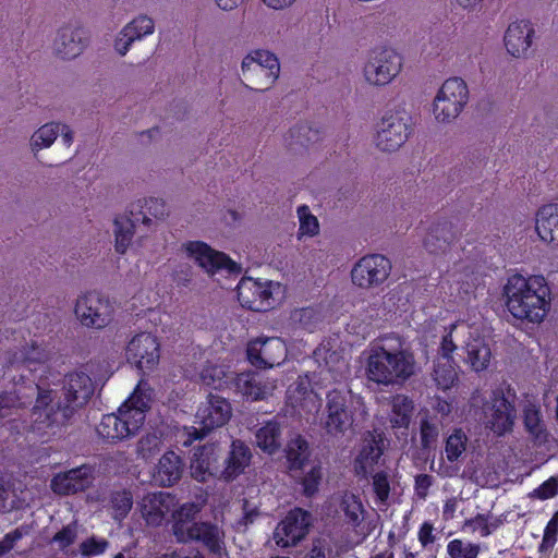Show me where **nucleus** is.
Listing matches in <instances>:
<instances>
[{"label":"nucleus","mask_w":558,"mask_h":558,"mask_svg":"<svg viewBox=\"0 0 558 558\" xmlns=\"http://www.w3.org/2000/svg\"><path fill=\"white\" fill-rule=\"evenodd\" d=\"M506 306L517 319L541 324L551 307V290L544 276L514 274L504 287Z\"/></svg>","instance_id":"obj_1"},{"label":"nucleus","mask_w":558,"mask_h":558,"mask_svg":"<svg viewBox=\"0 0 558 558\" xmlns=\"http://www.w3.org/2000/svg\"><path fill=\"white\" fill-rule=\"evenodd\" d=\"M151 400L153 389L146 380L141 379L117 413L104 415L97 426V434L112 442L132 437L143 426Z\"/></svg>","instance_id":"obj_2"},{"label":"nucleus","mask_w":558,"mask_h":558,"mask_svg":"<svg viewBox=\"0 0 558 558\" xmlns=\"http://www.w3.org/2000/svg\"><path fill=\"white\" fill-rule=\"evenodd\" d=\"M366 353V378L377 385H400L414 375L415 359L407 349H395L378 340L369 344Z\"/></svg>","instance_id":"obj_3"},{"label":"nucleus","mask_w":558,"mask_h":558,"mask_svg":"<svg viewBox=\"0 0 558 558\" xmlns=\"http://www.w3.org/2000/svg\"><path fill=\"white\" fill-rule=\"evenodd\" d=\"M94 393L92 378L82 371L70 373L63 381V401L52 402L49 414L38 412L41 428H53L54 435L68 426L75 413L83 408Z\"/></svg>","instance_id":"obj_4"},{"label":"nucleus","mask_w":558,"mask_h":558,"mask_svg":"<svg viewBox=\"0 0 558 558\" xmlns=\"http://www.w3.org/2000/svg\"><path fill=\"white\" fill-rule=\"evenodd\" d=\"M414 131L411 112L404 105L387 108L376 124L374 144L383 153L399 150Z\"/></svg>","instance_id":"obj_5"},{"label":"nucleus","mask_w":558,"mask_h":558,"mask_svg":"<svg viewBox=\"0 0 558 558\" xmlns=\"http://www.w3.org/2000/svg\"><path fill=\"white\" fill-rule=\"evenodd\" d=\"M470 407L474 411L481 410L478 420L494 435L504 436L512 430L517 411L501 390H494L488 399L478 390L474 391L470 398Z\"/></svg>","instance_id":"obj_6"},{"label":"nucleus","mask_w":558,"mask_h":558,"mask_svg":"<svg viewBox=\"0 0 558 558\" xmlns=\"http://www.w3.org/2000/svg\"><path fill=\"white\" fill-rule=\"evenodd\" d=\"M19 408H24L33 403L31 410L29 429L38 436L54 435L53 428H41L43 424H38V412L49 414L52 410V402L57 399V391L46 388L40 381L29 380L22 372L20 378L15 381V390L12 392Z\"/></svg>","instance_id":"obj_7"},{"label":"nucleus","mask_w":558,"mask_h":558,"mask_svg":"<svg viewBox=\"0 0 558 558\" xmlns=\"http://www.w3.org/2000/svg\"><path fill=\"white\" fill-rule=\"evenodd\" d=\"M241 75L246 88L257 93L267 92L279 78V59L266 49L252 50L242 59Z\"/></svg>","instance_id":"obj_8"},{"label":"nucleus","mask_w":558,"mask_h":558,"mask_svg":"<svg viewBox=\"0 0 558 558\" xmlns=\"http://www.w3.org/2000/svg\"><path fill=\"white\" fill-rule=\"evenodd\" d=\"M403 58L390 47H375L367 51L362 74L364 81L373 87L389 85L401 73Z\"/></svg>","instance_id":"obj_9"},{"label":"nucleus","mask_w":558,"mask_h":558,"mask_svg":"<svg viewBox=\"0 0 558 558\" xmlns=\"http://www.w3.org/2000/svg\"><path fill=\"white\" fill-rule=\"evenodd\" d=\"M73 312L83 327L101 330L113 323L116 305L109 296L88 291L76 298Z\"/></svg>","instance_id":"obj_10"},{"label":"nucleus","mask_w":558,"mask_h":558,"mask_svg":"<svg viewBox=\"0 0 558 558\" xmlns=\"http://www.w3.org/2000/svg\"><path fill=\"white\" fill-rule=\"evenodd\" d=\"M469 87L461 77L447 78L438 89L433 101V114L439 123L454 121L469 102Z\"/></svg>","instance_id":"obj_11"},{"label":"nucleus","mask_w":558,"mask_h":558,"mask_svg":"<svg viewBox=\"0 0 558 558\" xmlns=\"http://www.w3.org/2000/svg\"><path fill=\"white\" fill-rule=\"evenodd\" d=\"M232 409L227 399L209 395L208 399L201 404L196 412V421L199 427L185 428L186 439L182 440L183 446H190L193 440L203 438L208 432L223 426L231 417Z\"/></svg>","instance_id":"obj_12"},{"label":"nucleus","mask_w":558,"mask_h":558,"mask_svg":"<svg viewBox=\"0 0 558 558\" xmlns=\"http://www.w3.org/2000/svg\"><path fill=\"white\" fill-rule=\"evenodd\" d=\"M391 262L381 254H369L361 257L351 269V281L354 286L369 290L381 286L391 272Z\"/></svg>","instance_id":"obj_13"},{"label":"nucleus","mask_w":558,"mask_h":558,"mask_svg":"<svg viewBox=\"0 0 558 558\" xmlns=\"http://www.w3.org/2000/svg\"><path fill=\"white\" fill-rule=\"evenodd\" d=\"M280 284L272 281H259L250 277L242 278L236 286L238 300L243 307L255 312H266L275 305L274 293Z\"/></svg>","instance_id":"obj_14"},{"label":"nucleus","mask_w":558,"mask_h":558,"mask_svg":"<svg viewBox=\"0 0 558 558\" xmlns=\"http://www.w3.org/2000/svg\"><path fill=\"white\" fill-rule=\"evenodd\" d=\"M88 44L87 29L77 23H68L57 29L51 49L56 58L70 61L80 57Z\"/></svg>","instance_id":"obj_15"},{"label":"nucleus","mask_w":558,"mask_h":558,"mask_svg":"<svg viewBox=\"0 0 558 558\" xmlns=\"http://www.w3.org/2000/svg\"><path fill=\"white\" fill-rule=\"evenodd\" d=\"M182 250L189 258L194 259L207 274L214 275L221 270L229 274L240 271V267L225 253L213 250L205 242L189 241L182 244Z\"/></svg>","instance_id":"obj_16"},{"label":"nucleus","mask_w":558,"mask_h":558,"mask_svg":"<svg viewBox=\"0 0 558 558\" xmlns=\"http://www.w3.org/2000/svg\"><path fill=\"white\" fill-rule=\"evenodd\" d=\"M125 356L142 372H151L160 361V343L150 332L137 333L128 342Z\"/></svg>","instance_id":"obj_17"},{"label":"nucleus","mask_w":558,"mask_h":558,"mask_svg":"<svg viewBox=\"0 0 558 558\" xmlns=\"http://www.w3.org/2000/svg\"><path fill=\"white\" fill-rule=\"evenodd\" d=\"M349 392L333 389L326 397V417L324 427L330 435L343 434L353 424Z\"/></svg>","instance_id":"obj_18"},{"label":"nucleus","mask_w":558,"mask_h":558,"mask_svg":"<svg viewBox=\"0 0 558 558\" xmlns=\"http://www.w3.org/2000/svg\"><path fill=\"white\" fill-rule=\"evenodd\" d=\"M311 514L300 508L291 510L274 531V541L281 548L295 546L308 533Z\"/></svg>","instance_id":"obj_19"},{"label":"nucleus","mask_w":558,"mask_h":558,"mask_svg":"<svg viewBox=\"0 0 558 558\" xmlns=\"http://www.w3.org/2000/svg\"><path fill=\"white\" fill-rule=\"evenodd\" d=\"M286 343L278 337L257 338L247 344V359L256 367H274L287 357Z\"/></svg>","instance_id":"obj_20"},{"label":"nucleus","mask_w":558,"mask_h":558,"mask_svg":"<svg viewBox=\"0 0 558 558\" xmlns=\"http://www.w3.org/2000/svg\"><path fill=\"white\" fill-rule=\"evenodd\" d=\"M179 543L199 542L211 554L222 556L225 553V532L210 522H193L190 530L179 526Z\"/></svg>","instance_id":"obj_21"},{"label":"nucleus","mask_w":558,"mask_h":558,"mask_svg":"<svg viewBox=\"0 0 558 558\" xmlns=\"http://www.w3.org/2000/svg\"><path fill=\"white\" fill-rule=\"evenodd\" d=\"M174 506V496L166 492L148 493L138 502L142 518L151 526H160Z\"/></svg>","instance_id":"obj_22"},{"label":"nucleus","mask_w":558,"mask_h":558,"mask_svg":"<svg viewBox=\"0 0 558 558\" xmlns=\"http://www.w3.org/2000/svg\"><path fill=\"white\" fill-rule=\"evenodd\" d=\"M535 31L530 21L512 22L504 37L507 51L514 58L526 57L533 41Z\"/></svg>","instance_id":"obj_23"},{"label":"nucleus","mask_w":558,"mask_h":558,"mask_svg":"<svg viewBox=\"0 0 558 558\" xmlns=\"http://www.w3.org/2000/svg\"><path fill=\"white\" fill-rule=\"evenodd\" d=\"M93 483V469L81 465L64 473L57 474L51 480V488L59 495H71L83 492Z\"/></svg>","instance_id":"obj_24"},{"label":"nucleus","mask_w":558,"mask_h":558,"mask_svg":"<svg viewBox=\"0 0 558 558\" xmlns=\"http://www.w3.org/2000/svg\"><path fill=\"white\" fill-rule=\"evenodd\" d=\"M330 508L339 520L353 527L359 526L364 520L365 509L361 498L351 492L332 496Z\"/></svg>","instance_id":"obj_25"},{"label":"nucleus","mask_w":558,"mask_h":558,"mask_svg":"<svg viewBox=\"0 0 558 558\" xmlns=\"http://www.w3.org/2000/svg\"><path fill=\"white\" fill-rule=\"evenodd\" d=\"M235 388L246 399L264 400L277 388V381L252 373H242L235 377Z\"/></svg>","instance_id":"obj_26"},{"label":"nucleus","mask_w":558,"mask_h":558,"mask_svg":"<svg viewBox=\"0 0 558 558\" xmlns=\"http://www.w3.org/2000/svg\"><path fill=\"white\" fill-rule=\"evenodd\" d=\"M314 356L322 368L320 374L329 373L333 381H340L349 373L348 361L339 351L332 350L330 342L322 343L314 351Z\"/></svg>","instance_id":"obj_27"},{"label":"nucleus","mask_w":558,"mask_h":558,"mask_svg":"<svg viewBox=\"0 0 558 558\" xmlns=\"http://www.w3.org/2000/svg\"><path fill=\"white\" fill-rule=\"evenodd\" d=\"M218 447L208 444L197 449L191 461V475L198 482H206L218 472Z\"/></svg>","instance_id":"obj_28"},{"label":"nucleus","mask_w":558,"mask_h":558,"mask_svg":"<svg viewBox=\"0 0 558 558\" xmlns=\"http://www.w3.org/2000/svg\"><path fill=\"white\" fill-rule=\"evenodd\" d=\"M535 231L543 242L558 246V203L545 204L537 209Z\"/></svg>","instance_id":"obj_29"},{"label":"nucleus","mask_w":558,"mask_h":558,"mask_svg":"<svg viewBox=\"0 0 558 558\" xmlns=\"http://www.w3.org/2000/svg\"><path fill=\"white\" fill-rule=\"evenodd\" d=\"M50 356L51 353L45 345L32 341L14 351L10 363L16 365L23 373L24 371L33 372L37 365H45L50 360Z\"/></svg>","instance_id":"obj_30"},{"label":"nucleus","mask_w":558,"mask_h":558,"mask_svg":"<svg viewBox=\"0 0 558 558\" xmlns=\"http://www.w3.org/2000/svg\"><path fill=\"white\" fill-rule=\"evenodd\" d=\"M184 472V462L174 451H167L159 459L154 473L155 482L163 487L174 485Z\"/></svg>","instance_id":"obj_31"},{"label":"nucleus","mask_w":558,"mask_h":558,"mask_svg":"<svg viewBox=\"0 0 558 558\" xmlns=\"http://www.w3.org/2000/svg\"><path fill=\"white\" fill-rule=\"evenodd\" d=\"M288 400L290 404L299 411L305 413H317L322 407L319 396L310 388L307 381L301 380L290 386L288 389Z\"/></svg>","instance_id":"obj_32"},{"label":"nucleus","mask_w":558,"mask_h":558,"mask_svg":"<svg viewBox=\"0 0 558 558\" xmlns=\"http://www.w3.org/2000/svg\"><path fill=\"white\" fill-rule=\"evenodd\" d=\"M140 217L132 216L130 208L122 215H118L113 220L114 250L118 254L123 255L128 252L132 244L136 222Z\"/></svg>","instance_id":"obj_33"},{"label":"nucleus","mask_w":558,"mask_h":558,"mask_svg":"<svg viewBox=\"0 0 558 558\" xmlns=\"http://www.w3.org/2000/svg\"><path fill=\"white\" fill-rule=\"evenodd\" d=\"M453 241L451 226L448 222L432 225L424 236L423 245L433 255L446 254Z\"/></svg>","instance_id":"obj_34"},{"label":"nucleus","mask_w":558,"mask_h":558,"mask_svg":"<svg viewBox=\"0 0 558 558\" xmlns=\"http://www.w3.org/2000/svg\"><path fill=\"white\" fill-rule=\"evenodd\" d=\"M130 214L140 217V221L150 227L153 218L162 220L168 216L166 204L162 199L150 197L138 199L130 205Z\"/></svg>","instance_id":"obj_35"},{"label":"nucleus","mask_w":558,"mask_h":558,"mask_svg":"<svg viewBox=\"0 0 558 558\" xmlns=\"http://www.w3.org/2000/svg\"><path fill=\"white\" fill-rule=\"evenodd\" d=\"M251 457L250 448L243 441L233 440L222 476L228 481L236 477L250 464Z\"/></svg>","instance_id":"obj_36"},{"label":"nucleus","mask_w":558,"mask_h":558,"mask_svg":"<svg viewBox=\"0 0 558 558\" xmlns=\"http://www.w3.org/2000/svg\"><path fill=\"white\" fill-rule=\"evenodd\" d=\"M432 378L437 388L442 391L452 388L459 380L453 359H436L434 361Z\"/></svg>","instance_id":"obj_37"},{"label":"nucleus","mask_w":558,"mask_h":558,"mask_svg":"<svg viewBox=\"0 0 558 558\" xmlns=\"http://www.w3.org/2000/svg\"><path fill=\"white\" fill-rule=\"evenodd\" d=\"M414 412L412 399L404 395H397L391 399L389 422L393 428H408Z\"/></svg>","instance_id":"obj_38"},{"label":"nucleus","mask_w":558,"mask_h":558,"mask_svg":"<svg viewBox=\"0 0 558 558\" xmlns=\"http://www.w3.org/2000/svg\"><path fill=\"white\" fill-rule=\"evenodd\" d=\"M255 441L258 448L268 453L276 452L281 446V428L278 422L268 421L257 429Z\"/></svg>","instance_id":"obj_39"},{"label":"nucleus","mask_w":558,"mask_h":558,"mask_svg":"<svg viewBox=\"0 0 558 558\" xmlns=\"http://www.w3.org/2000/svg\"><path fill=\"white\" fill-rule=\"evenodd\" d=\"M524 426L536 445L548 441V432L543 423L539 408L530 404L524 409Z\"/></svg>","instance_id":"obj_40"},{"label":"nucleus","mask_w":558,"mask_h":558,"mask_svg":"<svg viewBox=\"0 0 558 558\" xmlns=\"http://www.w3.org/2000/svg\"><path fill=\"white\" fill-rule=\"evenodd\" d=\"M465 350V363H468L474 372H482L488 367L492 353L489 347L483 339L476 338L468 342Z\"/></svg>","instance_id":"obj_41"},{"label":"nucleus","mask_w":558,"mask_h":558,"mask_svg":"<svg viewBox=\"0 0 558 558\" xmlns=\"http://www.w3.org/2000/svg\"><path fill=\"white\" fill-rule=\"evenodd\" d=\"M381 453V449L374 439L366 440L354 462L356 474L366 476L378 462Z\"/></svg>","instance_id":"obj_42"},{"label":"nucleus","mask_w":558,"mask_h":558,"mask_svg":"<svg viewBox=\"0 0 558 558\" xmlns=\"http://www.w3.org/2000/svg\"><path fill=\"white\" fill-rule=\"evenodd\" d=\"M59 122H49L37 129L29 138V147L33 154L47 149L58 138Z\"/></svg>","instance_id":"obj_43"},{"label":"nucleus","mask_w":558,"mask_h":558,"mask_svg":"<svg viewBox=\"0 0 558 558\" xmlns=\"http://www.w3.org/2000/svg\"><path fill=\"white\" fill-rule=\"evenodd\" d=\"M123 27L136 41H141L155 33L156 23L148 14L141 13L135 15Z\"/></svg>","instance_id":"obj_44"},{"label":"nucleus","mask_w":558,"mask_h":558,"mask_svg":"<svg viewBox=\"0 0 558 558\" xmlns=\"http://www.w3.org/2000/svg\"><path fill=\"white\" fill-rule=\"evenodd\" d=\"M162 446L161 434L147 433L136 442V456L144 461H150L161 451Z\"/></svg>","instance_id":"obj_45"},{"label":"nucleus","mask_w":558,"mask_h":558,"mask_svg":"<svg viewBox=\"0 0 558 558\" xmlns=\"http://www.w3.org/2000/svg\"><path fill=\"white\" fill-rule=\"evenodd\" d=\"M500 518L493 517L490 513H478L475 517L464 521V527H469L472 532L480 531L481 536L487 537L494 531L502 525Z\"/></svg>","instance_id":"obj_46"},{"label":"nucleus","mask_w":558,"mask_h":558,"mask_svg":"<svg viewBox=\"0 0 558 558\" xmlns=\"http://www.w3.org/2000/svg\"><path fill=\"white\" fill-rule=\"evenodd\" d=\"M201 504L186 502L183 504L177 511L173 512L174 522L172 525V531L177 541H179V526L185 531L190 530L192 525L191 521L195 519V517L201 512Z\"/></svg>","instance_id":"obj_47"},{"label":"nucleus","mask_w":558,"mask_h":558,"mask_svg":"<svg viewBox=\"0 0 558 558\" xmlns=\"http://www.w3.org/2000/svg\"><path fill=\"white\" fill-rule=\"evenodd\" d=\"M468 436L461 428H456L447 437L445 444V454L449 462H457L465 452Z\"/></svg>","instance_id":"obj_48"},{"label":"nucleus","mask_w":558,"mask_h":558,"mask_svg":"<svg viewBox=\"0 0 558 558\" xmlns=\"http://www.w3.org/2000/svg\"><path fill=\"white\" fill-rule=\"evenodd\" d=\"M286 452L290 469H301L310 456L308 444L298 436L289 441Z\"/></svg>","instance_id":"obj_49"},{"label":"nucleus","mask_w":558,"mask_h":558,"mask_svg":"<svg viewBox=\"0 0 558 558\" xmlns=\"http://www.w3.org/2000/svg\"><path fill=\"white\" fill-rule=\"evenodd\" d=\"M296 214L300 222L296 234L298 240H302L303 236L313 238L319 233L318 219L311 213L307 205L299 206Z\"/></svg>","instance_id":"obj_50"},{"label":"nucleus","mask_w":558,"mask_h":558,"mask_svg":"<svg viewBox=\"0 0 558 558\" xmlns=\"http://www.w3.org/2000/svg\"><path fill=\"white\" fill-rule=\"evenodd\" d=\"M203 384L214 389H222L228 383V373L221 365L207 364L201 371Z\"/></svg>","instance_id":"obj_51"},{"label":"nucleus","mask_w":558,"mask_h":558,"mask_svg":"<svg viewBox=\"0 0 558 558\" xmlns=\"http://www.w3.org/2000/svg\"><path fill=\"white\" fill-rule=\"evenodd\" d=\"M111 506L113 519L119 521L123 520L133 506L131 493L126 490L113 493L111 496Z\"/></svg>","instance_id":"obj_52"},{"label":"nucleus","mask_w":558,"mask_h":558,"mask_svg":"<svg viewBox=\"0 0 558 558\" xmlns=\"http://www.w3.org/2000/svg\"><path fill=\"white\" fill-rule=\"evenodd\" d=\"M480 550V545L461 539H452L447 545V551L451 558H477Z\"/></svg>","instance_id":"obj_53"},{"label":"nucleus","mask_w":558,"mask_h":558,"mask_svg":"<svg viewBox=\"0 0 558 558\" xmlns=\"http://www.w3.org/2000/svg\"><path fill=\"white\" fill-rule=\"evenodd\" d=\"M558 539V510L554 513L551 519L548 521L542 542L538 546V553L539 554H547L549 553Z\"/></svg>","instance_id":"obj_54"},{"label":"nucleus","mask_w":558,"mask_h":558,"mask_svg":"<svg viewBox=\"0 0 558 558\" xmlns=\"http://www.w3.org/2000/svg\"><path fill=\"white\" fill-rule=\"evenodd\" d=\"M136 43L124 27H122L113 37L112 49L118 57H125Z\"/></svg>","instance_id":"obj_55"},{"label":"nucleus","mask_w":558,"mask_h":558,"mask_svg":"<svg viewBox=\"0 0 558 558\" xmlns=\"http://www.w3.org/2000/svg\"><path fill=\"white\" fill-rule=\"evenodd\" d=\"M439 435V427L428 417L422 418L420 426L421 445L424 449L434 445Z\"/></svg>","instance_id":"obj_56"},{"label":"nucleus","mask_w":558,"mask_h":558,"mask_svg":"<svg viewBox=\"0 0 558 558\" xmlns=\"http://www.w3.org/2000/svg\"><path fill=\"white\" fill-rule=\"evenodd\" d=\"M373 489L377 500L386 504L390 493V483L386 473L378 472L373 476Z\"/></svg>","instance_id":"obj_57"},{"label":"nucleus","mask_w":558,"mask_h":558,"mask_svg":"<svg viewBox=\"0 0 558 558\" xmlns=\"http://www.w3.org/2000/svg\"><path fill=\"white\" fill-rule=\"evenodd\" d=\"M77 537V525L71 523L59 531L53 537L52 543H56L60 549H65L72 545Z\"/></svg>","instance_id":"obj_58"},{"label":"nucleus","mask_w":558,"mask_h":558,"mask_svg":"<svg viewBox=\"0 0 558 558\" xmlns=\"http://www.w3.org/2000/svg\"><path fill=\"white\" fill-rule=\"evenodd\" d=\"M558 494V477H549L542 485L535 488L531 496L539 500H546Z\"/></svg>","instance_id":"obj_59"},{"label":"nucleus","mask_w":558,"mask_h":558,"mask_svg":"<svg viewBox=\"0 0 558 558\" xmlns=\"http://www.w3.org/2000/svg\"><path fill=\"white\" fill-rule=\"evenodd\" d=\"M108 541L89 537L81 543L80 549L84 556H96L105 553L108 548Z\"/></svg>","instance_id":"obj_60"},{"label":"nucleus","mask_w":558,"mask_h":558,"mask_svg":"<svg viewBox=\"0 0 558 558\" xmlns=\"http://www.w3.org/2000/svg\"><path fill=\"white\" fill-rule=\"evenodd\" d=\"M322 480V470L319 466H313L303 478V490L306 496H313L318 490Z\"/></svg>","instance_id":"obj_61"},{"label":"nucleus","mask_w":558,"mask_h":558,"mask_svg":"<svg viewBox=\"0 0 558 558\" xmlns=\"http://www.w3.org/2000/svg\"><path fill=\"white\" fill-rule=\"evenodd\" d=\"M434 484V477L429 474H418L415 476L414 490L415 495L425 500L428 495L430 486Z\"/></svg>","instance_id":"obj_62"},{"label":"nucleus","mask_w":558,"mask_h":558,"mask_svg":"<svg viewBox=\"0 0 558 558\" xmlns=\"http://www.w3.org/2000/svg\"><path fill=\"white\" fill-rule=\"evenodd\" d=\"M457 328L458 327L456 325H451L450 331L442 337L439 348V355L437 356V359H452L451 354L457 349V345L452 339V331L456 330Z\"/></svg>","instance_id":"obj_63"},{"label":"nucleus","mask_w":558,"mask_h":558,"mask_svg":"<svg viewBox=\"0 0 558 558\" xmlns=\"http://www.w3.org/2000/svg\"><path fill=\"white\" fill-rule=\"evenodd\" d=\"M315 318V312L312 308H300L295 310L292 314L293 322L300 324L304 328L311 329L313 326V319Z\"/></svg>","instance_id":"obj_64"}]
</instances>
